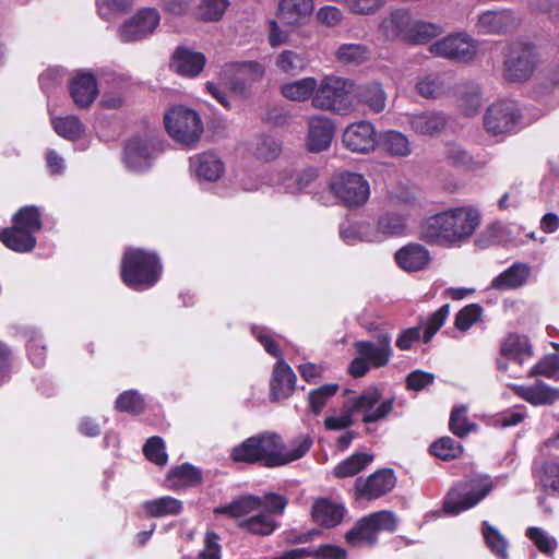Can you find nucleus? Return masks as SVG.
<instances>
[{
	"label": "nucleus",
	"mask_w": 559,
	"mask_h": 559,
	"mask_svg": "<svg viewBox=\"0 0 559 559\" xmlns=\"http://www.w3.org/2000/svg\"><path fill=\"white\" fill-rule=\"evenodd\" d=\"M462 452V444L451 437H441L430 445V453L443 461L454 460L459 457Z\"/></svg>",
	"instance_id": "51"
},
{
	"label": "nucleus",
	"mask_w": 559,
	"mask_h": 559,
	"mask_svg": "<svg viewBox=\"0 0 559 559\" xmlns=\"http://www.w3.org/2000/svg\"><path fill=\"white\" fill-rule=\"evenodd\" d=\"M445 86V81L441 75L430 73L417 80L416 91L425 98H438L444 93Z\"/></svg>",
	"instance_id": "50"
},
{
	"label": "nucleus",
	"mask_w": 559,
	"mask_h": 559,
	"mask_svg": "<svg viewBox=\"0 0 559 559\" xmlns=\"http://www.w3.org/2000/svg\"><path fill=\"white\" fill-rule=\"evenodd\" d=\"M481 534L487 547L499 559H508V540L506 537L487 521L481 523Z\"/></svg>",
	"instance_id": "46"
},
{
	"label": "nucleus",
	"mask_w": 559,
	"mask_h": 559,
	"mask_svg": "<svg viewBox=\"0 0 559 559\" xmlns=\"http://www.w3.org/2000/svg\"><path fill=\"white\" fill-rule=\"evenodd\" d=\"M444 32L442 25L414 17L408 37V44L423 45Z\"/></svg>",
	"instance_id": "41"
},
{
	"label": "nucleus",
	"mask_w": 559,
	"mask_h": 559,
	"mask_svg": "<svg viewBox=\"0 0 559 559\" xmlns=\"http://www.w3.org/2000/svg\"><path fill=\"white\" fill-rule=\"evenodd\" d=\"M70 95L80 108L90 107L98 95L97 82L93 73L78 72L69 84Z\"/></svg>",
	"instance_id": "21"
},
{
	"label": "nucleus",
	"mask_w": 559,
	"mask_h": 559,
	"mask_svg": "<svg viewBox=\"0 0 559 559\" xmlns=\"http://www.w3.org/2000/svg\"><path fill=\"white\" fill-rule=\"evenodd\" d=\"M190 167L197 177L207 181L217 180L224 173L222 160L212 153H203L191 157Z\"/></svg>",
	"instance_id": "33"
},
{
	"label": "nucleus",
	"mask_w": 559,
	"mask_h": 559,
	"mask_svg": "<svg viewBox=\"0 0 559 559\" xmlns=\"http://www.w3.org/2000/svg\"><path fill=\"white\" fill-rule=\"evenodd\" d=\"M205 62L206 58L202 52L178 47L173 55L170 67L182 76L195 78L202 72Z\"/></svg>",
	"instance_id": "24"
},
{
	"label": "nucleus",
	"mask_w": 559,
	"mask_h": 559,
	"mask_svg": "<svg viewBox=\"0 0 559 559\" xmlns=\"http://www.w3.org/2000/svg\"><path fill=\"white\" fill-rule=\"evenodd\" d=\"M378 136L374 126L366 120L349 124L343 133L344 145L355 153H369L377 147Z\"/></svg>",
	"instance_id": "18"
},
{
	"label": "nucleus",
	"mask_w": 559,
	"mask_h": 559,
	"mask_svg": "<svg viewBox=\"0 0 559 559\" xmlns=\"http://www.w3.org/2000/svg\"><path fill=\"white\" fill-rule=\"evenodd\" d=\"M318 81L316 78L307 76L281 86L282 95L292 102H305L312 99L317 90Z\"/></svg>",
	"instance_id": "38"
},
{
	"label": "nucleus",
	"mask_w": 559,
	"mask_h": 559,
	"mask_svg": "<svg viewBox=\"0 0 559 559\" xmlns=\"http://www.w3.org/2000/svg\"><path fill=\"white\" fill-rule=\"evenodd\" d=\"M459 86H466L461 93V108L467 116L475 115L483 103L481 94L478 85L475 83H462Z\"/></svg>",
	"instance_id": "54"
},
{
	"label": "nucleus",
	"mask_w": 559,
	"mask_h": 559,
	"mask_svg": "<svg viewBox=\"0 0 559 559\" xmlns=\"http://www.w3.org/2000/svg\"><path fill=\"white\" fill-rule=\"evenodd\" d=\"M395 484L396 478L391 469H379L366 479L357 478L355 489L358 497L373 500L389 493Z\"/></svg>",
	"instance_id": "19"
},
{
	"label": "nucleus",
	"mask_w": 559,
	"mask_h": 559,
	"mask_svg": "<svg viewBox=\"0 0 559 559\" xmlns=\"http://www.w3.org/2000/svg\"><path fill=\"white\" fill-rule=\"evenodd\" d=\"M397 520L390 511H378L364 516L345 534V540L353 547L373 546L381 531H395Z\"/></svg>",
	"instance_id": "9"
},
{
	"label": "nucleus",
	"mask_w": 559,
	"mask_h": 559,
	"mask_svg": "<svg viewBox=\"0 0 559 559\" xmlns=\"http://www.w3.org/2000/svg\"><path fill=\"white\" fill-rule=\"evenodd\" d=\"M394 259L402 270L409 273L427 269L431 260L429 250L418 242H411L399 249Z\"/></svg>",
	"instance_id": "22"
},
{
	"label": "nucleus",
	"mask_w": 559,
	"mask_h": 559,
	"mask_svg": "<svg viewBox=\"0 0 559 559\" xmlns=\"http://www.w3.org/2000/svg\"><path fill=\"white\" fill-rule=\"evenodd\" d=\"M0 239L5 247L16 252H28L36 246L35 236L26 233L15 225L11 228L1 230Z\"/></svg>",
	"instance_id": "37"
},
{
	"label": "nucleus",
	"mask_w": 559,
	"mask_h": 559,
	"mask_svg": "<svg viewBox=\"0 0 559 559\" xmlns=\"http://www.w3.org/2000/svg\"><path fill=\"white\" fill-rule=\"evenodd\" d=\"M228 7V0H201L194 10V14L200 21L217 22L223 17Z\"/></svg>",
	"instance_id": "48"
},
{
	"label": "nucleus",
	"mask_w": 559,
	"mask_h": 559,
	"mask_svg": "<svg viewBox=\"0 0 559 559\" xmlns=\"http://www.w3.org/2000/svg\"><path fill=\"white\" fill-rule=\"evenodd\" d=\"M492 489L488 476H475L456 483L447 493L443 511L449 515H457L480 502Z\"/></svg>",
	"instance_id": "4"
},
{
	"label": "nucleus",
	"mask_w": 559,
	"mask_h": 559,
	"mask_svg": "<svg viewBox=\"0 0 559 559\" xmlns=\"http://www.w3.org/2000/svg\"><path fill=\"white\" fill-rule=\"evenodd\" d=\"M355 409L350 399H347L341 408L332 409L324 419V428L326 430H344L354 424Z\"/></svg>",
	"instance_id": "42"
},
{
	"label": "nucleus",
	"mask_w": 559,
	"mask_h": 559,
	"mask_svg": "<svg viewBox=\"0 0 559 559\" xmlns=\"http://www.w3.org/2000/svg\"><path fill=\"white\" fill-rule=\"evenodd\" d=\"M377 146L386 155L404 158L413 153V145L404 133L396 130H388L378 135Z\"/></svg>",
	"instance_id": "28"
},
{
	"label": "nucleus",
	"mask_w": 559,
	"mask_h": 559,
	"mask_svg": "<svg viewBox=\"0 0 559 559\" xmlns=\"http://www.w3.org/2000/svg\"><path fill=\"white\" fill-rule=\"evenodd\" d=\"M501 355L522 365L533 356V349L526 336L509 334L501 344Z\"/></svg>",
	"instance_id": "34"
},
{
	"label": "nucleus",
	"mask_w": 559,
	"mask_h": 559,
	"mask_svg": "<svg viewBox=\"0 0 559 559\" xmlns=\"http://www.w3.org/2000/svg\"><path fill=\"white\" fill-rule=\"evenodd\" d=\"M168 134L178 143L191 147L199 142L203 133L200 115L186 106L170 108L164 117Z\"/></svg>",
	"instance_id": "6"
},
{
	"label": "nucleus",
	"mask_w": 559,
	"mask_h": 559,
	"mask_svg": "<svg viewBox=\"0 0 559 559\" xmlns=\"http://www.w3.org/2000/svg\"><path fill=\"white\" fill-rule=\"evenodd\" d=\"M252 333L269 354L278 358L273 369V376L271 380V393L273 397L275 400L288 397L293 393L296 382V376L294 371L282 358L281 350L266 330L262 328H253Z\"/></svg>",
	"instance_id": "8"
},
{
	"label": "nucleus",
	"mask_w": 559,
	"mask_h": 559,
	"mask_svg": "<svg viewBox=\"0 0 559 559\" xmlns=\"http://www.w3.org/2000/svg\"><path fill=\"white\" fill-rule=\"evenodd\" d=\"M408 123L416 134L435 136L442 132L447 119L440 112L425 111L408 116Z\"/></svg>",
	"instance_id": "30"
},
{
	"label": "nucleus",
	"mask_w": 559,
	"mask_h": 559,
	"mask_svg": "<svg viewBox=\"0 0 559 559\" xmlns=\"http://www.w3.org/2000/svg\"><path fill=\"white\" fill-rule=\"evenodd\" d=\"M275 64L282 72L292 75L301 72L306 67L304 57L293 50L282 51L277 56Z\"/></svg>",
	"instance_id": "55"
},
{
	"label": "nucleus",
	"mask_w": 559,
	"mask_h": 559,
	"mask_svg": "<svg viewBox=\"0 0 559 559\" xmlns=\"http://www.w3.org/2000/svg\"><path fill=\"white\" fill-rule=\"evenodd\" d=\"M55 131L62 138L74 141L83 134V124L79 118L67 116L53 120Z\"/></svg>",
	"instance_id": "53"
},
{
	"label": "nucleus",
	"mask_w": 559,
	"mask_h": 559,
	"mask_svg": "<svg viewBox=\"0 0 559 559\" xmlns=\"http://www.w3.org/2000/svg\"><path fill=\"white\" fill-rule=\"evenodd\" d=\"M476 40L466 33L450 34L429 46V51L437 57L459 62H469L477 53Z\"/></svg>",
	"instance_id": "12"
},
{
	"label": "nucleus",
	"mask_w": 559,
	"mask_h": 559,
	"mask_svg": "<svg viewBox=\"0 0 559 559\" xmlns=\"http://www.w3.org/2000/svg\"><path fill=\"white\" fill-rule=\"evenodd\" d=\"M202 481L200 469L190 465L182 464L169 471L166 483L167 487L173 490L193 487Z\"/></svg>",
	"instance_id": "35"
},
{
	"label": "nucleus",
	"mask_w": 559,
	"mask_h": 559,
	"mask_svg": "<svg viewBox=\"0 0 559 559\" xmlns=\"http://www.w3.org/2000/svg\"><path fill=\"white\" fill-rule=\"evenodd\" d=\"M356 414L362 415V423L371 424L388 417L394 406V399H382L378 389H369L350 397Z\"/></svg>",
	"instance_id": "13"
},
{
	"label": "nucleus",
	"mask_w": 559,
	"mask_h": 559,
	"mask_svg": "<svg viewBox=\"0 0 559 559\" xmlns=\"http://www.w3.org/2000/svg\"><path fill=\"white\" fill-rule=\"evenodd\" d=\"M345 509L342 504L326 498L318 499L311 509V515L316 523L324 527L338 525L344 518Z\"/></svg>",
	"instance_id": "31"
},
{
	"label": "nucleus",
	"mask_w": 559,
	"mask_h": 559,
	"mask_svg": "<svg viewBox=\"0 0 559 559\" xmlns=\"http://www.w3.org/2000/svg\"><path fill=\"white\" fill-rule=\"evenodd\" d=\"M386 0H342L343 3L353 14L372 15L380 11Z\"/></svg>",
	"instance_id": "62"
},
{
	"label": "nucleus",
	"mask_w": 559,
	"mask_h": 559,
	"mask_svg": "<svg viewBox=\"0 0 559 559\" xmlns=\"http://www.w3.org/2000/svg\"><path fill=\"white\" fill-rule=\"evenodd\" d=\"M241 521L239 527L250 534L267 536L277 527L275 520L262 511Z\"/></svg>",
	"instance_id": "43"
},
{
	"label": "nucleus",
	"mask_w": 559,
	"mask_h": 559,
	"mask_svg": "<svg viewBox=\"0 0 559 559\" xmlns=\"http://www.w3.org/2000/svg\"><path fill=\"white\" fill-rule=\"evenodd\" d=\"M261 498L259 496H241L229 504L215 509V513L228 514L233 518L246 516L252 512L261 511Z\"/></svg>",
	"instance_id": "40"
},
{
	"label": "nucleus",
	"mask_w": 559,
	"mask_h": 559,
	"mask_svg": "<svg viewBox=\"0 0 559 559\" xmlns=\"http://www.w3.org/2000/svg\"><path fill=\"white\" fill-rule=\"evenodd\" d=\"M313 8L312 0H280L277 17L285 24L299 26L309 20Z\"/></svg>",
	"instance_id": "27"
},
{
	"label": "nucleus",
	"mask_w": 559,
	"mask_h": 559,
	"mask_svg": "<svg viewBox=\"0 0 559 559\" xmlns=\"http://www.w3.org/2000/svg\"><path fill=\"white\" fill-rule=\"evenodd\" d=\"M337 391V384H325L310 391L308 395V403L311 413L314 416L320 415L329 400L332 399Z\"/></svg>",
	"instance_id": "52"
},
{
	"label": "nucleus",
	"mask_w": 559,
	"mask_h": 559,
	"mask_svg": "<svg viewBox=\"0 0 559 559\" xmlns=\"http://www.w3.org/2000/svg\"><path fill=\"white\" fill-rule=\"evenodd\" d=\"M334 56L342 64H361L369 59L370 51L364 44H342Z\"/></svg>",
	"instance_id": "45"
},
{
	"label": "nucleus",
	"mask_w": 559,
	"mask_h": 559,
	"mask_svg": "<svg viewBox=\"0 0 559 559\" xmlns=\"http://www.w3.org/2000/svg\"><path fill=\"white\" fill-rule=\"evenodd\" d=\"M264 72V67L255 61L226 63L222 70L225 78L233 75L229 79V87L241 96L248 95L251 84L261 80Z\"/></svg>",
	"instance_id": "14"
},
{
	"label": "nucleus",
	"mask_w": 559,
	"mask_h": 559,
	"mask_svg": "<svg viewBox=\"0 0 559 559\" xmlns=\"http://www.w3.org/2000/svg\"><path fill=\"white\" fill-rule=\"evenodd\" d=\"M341 237L348 243L356 241H378L377 233L368 223L347 224L341 226Z\"/></svg>",
	"instance_id": "47"
},
{
	"label": "nucleus",
	"mask_w": 559,
	"mask_h": 559,
	"mask_svg": "<svg viewBox=\"0 0 559 559\" xmlns=\"http://www.w3.org/2000/svg\"><path fill=\"white\" fill-rule=\"evenodd\" d=\"M353 84L337 75H325L312 97V106L317 109L333 111L338 115H347L352 109L348 96V86Z\"/></svg>",
	"instance_id": "7"
},
{
	"label": "nucleus",
	"mask_w": 559,
	"mask_h": 559,
	"mask_svg": "<svg viewBox=\"0 0 559 559\" xmlns=\"http://www.w3.org/2000/svg\"><path fill=\"white\" fill-rule=\"evenodd\" d=\"M526 536L534 543V545L543 554L550 555L557 548L556 538L550 536L546 531L539 527H528L526 530Z\"/></svg>",
	"instance_id": "59"
},
{
	"label": "nucleus",
	"mask_w": 559,
	"mask_h": 559,
	"mask_svg": "<svg viewBox=\"0 0 559 559\" xmlns=\"http://www.w3.org/2000/svg\"><path fill=\"white\" fill-rule=\"evenodd\" d=\"M408 214L397 213L394 211L383 212L377 222V227L373 230L377 233L378 240L380 235L383 236H401L405 234L407 227Z\"/></svg>",
	"instance_id": "36"
},
{
	"label": "nucleus",
	"mask_w": 559,
	"mask_h": 559,
	"mask_svg": "<svg viewBox=\"0 0 559 559\" xmlns=\"http://www.w3.org/2000/svg\"><path fill=\"white\" fill-rule=\"evenodd\" d=\"M481 222L473 205L452 207L429 217L421 226L420 237L429 243L457 245L468 240Z\"/></svg>",
	"instance_id": "2"
},
{
	"label": "nucleus",
	"mask_w": 559,
	"mask_h": 559,
	"mask_svg": "<svg viewBox=\"0 0 559 559\" xmlns=\"http://www.w3.org/2000/svg\"><path fill=\"white\" fill-rule=\"evenodd\" d=\"M281 153V144L270 135H261L257 140L254 155L259 159L272 160Z\"/></svg>",
	"instance_id": "61"
},
{
	"label": "nucleus",
	"mask_w": 559,
	"mask_h": 559,
	"mask_svg": "<svg viewBox=\"0 0 559 559\" xmlns=\"http://www.w3.org/2000/svg\"><path fill=\"white\" fill-rule=\"evenodd\" d=\"M160 21L159 12L154 8L139 10L119 28V38L124 43L136 41L151 35Z\"/></svg>",
	"instance_id": "16"
},
{
	"label": "nucleus",
	"mask_w": 559,
	"mask_h": 559,
	"mask_svg": "<svg viewBox=\"0 0 559 559\" xmlns=\"http://www.w3.org/2000/svg\"><path fill=\"white\" fill-rule=\"evenodd\" d=\"M531 276V267L521 262L513 263L491 281V288L497 290L516 289L525 285Z\"/></svg>",
	"instance_id": "29"
},
{
	"label": "nucleus",
	"mask_w": 559,
	"mask_h": 559,
	"mask_svg": "<svg viewBox=\"0 0 559 559\" xmlns=\"http://www.w3.org/2000/svg\"><path fill=\"white\" fill-rule=\"evenodd\" d=\"M331 191L346 207L357 209L365 205L370 197L369 182L357 173H342L331 181Z\"/></svg>",
	"instance_id": "10"
},
{
	"label": "nucleus",
	"mask_w": 559,
	"mask_h": 559,
	"mask_svg": "<svg viewBox=\"0 0 559 559\" xmlns=\"http://www.w3.org/2000/svg\"><path fill=\"white\" fill-rule=\"evenodd\" d=\"M518 25L515 13L510 9L486 10L478 14L475 31L481 35H504Z\"/></svg>",
	"instance_id": "17"
},
{
	"label": "nucleus",
	"mask_w": 559,
	"mask_h": 559,
	"mask_svg": "<svg viewBox=\"0 0 559 559\" xmlns=\"http://www.w3.org/2000/svg\"><path fill=\"white\" fill-rule=\"evenodd\" d=\"M413 20L414 16L409 10L394 9L382 17L379 29L386 39L407 43Z\"/></svg>",
	"instance_id": "20"
},
{
	"label": "nucleus",
	"mask_w": 559,
	"mask_h": 559,
	"mask_svg": "<svg viewBox=\"0 0 559 559\" xmlns=\"http://www.w3.org/2000/svg\"><path fill=\"white\" fill-rule=\"evenodd\" d=\"M522 109L513 99H498L485 110L483 126L490 136H507L522 127Z\"/></svg>",
	"instance_id": "5"
},
{
	"label": "nucleus",
	"mask_w": 559,
	"mask_h": 559,
	"mask_svg": "<svg viewBox=\"0 0 559 559\" xmlns=\"http://www.w3.org/2000/svg\"><path fill=\"white\" fill-rule=\"evenodd\" d=\"M162 273V265L156 254L142 249H129L126 251L121 276L123 283L135 290L152 287Z\"/></svg>",
	"instance_id": "3"
},
{
	"label": "nucleus",
	"mask_w": 559,
	"mask_h": 559,
	"mask_svg": "<svg viewBox=\"0 0 559 559\" xmlns=\"http://www.w3.org/2000/svg\"><path fill=\"white\" fill-rule=\"evenodd\" d=\"M334 135V126L331 119L314 116L309 121L307 147L310 152L319 153L330 147Z\"/></svg>",
	"instance_id": "25"
},
{
	"label": "nucleus",
	"mask_w": 559,
	"mask_h": 559,
	"mask_svg": "<svg viewBox=\"0 0 559 559\" xmlns=\"http://www.w3.org/2000/svg\"><path fill=\"white\" fill-rule=\"evenodd\" d=\"M514 393L534 406L552 405L559 401V389L552 388L543 381L533 385H512Z\"/></svg>",
	"instance_id": "26"
},
{
	"label": "nucleus",
	"mask_w": 559,
	"mask_h": 559,
	"mask_svg": "<svg viewBox=\"0 0 559 559\" xmlns=\"http://www.w3.org/2000/svg\"><path fill=\"white\" fill-rule=\"evenodd\" d=\"M389 203L394 207L412 210L419 205L418 192L414 188H400L390 193Z\"/></svg>",
	"instance_id": "57"
},
{
	"label": "nucleus",
	"mask_w": 559,
	"mask_h": 559,
	"mask_svg": "<svg viewBox=\"0 0 559 559\" xmlns=\"http://www.w3.org/2000/svg\"><path fill=\"white\" fill-rule=\"evenodd\" d=\"M372 460L373 457L370 454L354 453L352 456L347 457L337 466H335L333 474L337 478L353 477L365 469L372 462Z\"/></svg>",
	"instance_id": "44"
},
{
	"label": "nucleus",
	"mask_w": 559,
	"mask_h": 559,
	"mask_svg": "<svg viewBox=\"0 0 559 559\" xmlns=\"http://www.w3.org/2000/svg\"><path fill=\"white\" fill-rule=\"evenodd\" d=\"M483 308L477 304H471L461 309L455 316V326L461 331H467L474 323L480 320Z\"/></svg>",
	"instance_id": "63"
},
{
	"label": "nucleus",
	"mask_w": 559,
	"mask_h": 559,
	"mask_svg": "<svg viewBox=\"0 0 559 559\" xmlns=\"http://www.w3.org/2000/svg\"><path fill=\"white\" fill-rule=\"evenodd\" d=\"M143 511L151 518L178 515L182 512V502L174 497L164 496L142 503Z\"/></svg>",
	"instance_id": "39"
},
{
	"label": "nucleus",
	"mask_w": 559,
	"mask_h": 559,
	"mask_svg": "<svg viewBox=\"0 0 559 559\" xmlns=\"http://www.w3.org/2000/svg\"><path fill=\"white\" fill-rule=\"evenodd\" d=\"M116 408L120 412L139 414L144 409V400L135 390L124 391L117 397Z\"/></svg>",
	"instance_id": "58"
},
{
	"label": "nucleus",
	"mask_w": 559,
	"mask_h": 559,
	"mask_svg": "<svg viewBox=\"0 0 559 559\" xmlns=\"http://www.w3.org/2000/svg\"><path fill=\"white\" fill-rule=\"evenodd\" d=\"M544 376L549 379H559V356L550 355L542 358L530 371L528 377Z\"/></svg>",
	"instance_id": "60"
},
{
	"label": "nucleus",
	"mask_w": 559,
	"mask_h": 559,
	"mask_svg": "<svg viewBox=\"0 0 559 559\" xmlns=\"http://www.w3.org/2000/svg\"><path fill=\"white\" fill-rule=\"evenodd\" d=\"M160 142L155 136L132 138L124 148V164L133 171H143L151 166L154 155L159 151Z\"/></svg>",
	"instance_id": "15"
},
{
	"label": "nucleus",
	"mask_w": 559,
	"mask_h": 559,
	"mask_svg": "<svg viewBox=\"0 0 559 559\" xmlns=\"http://www.w3.org/2000/svg\"><path fill=\"white\" fill-rule=\"evenodd\" d=\"M355 349L372 367L380 368L385 366L392 356L391 337L389 334H382L376 343L359 341L355 343Z\"/></svg>",
	"instance_id": "23"
},
{
	"label": "nucleus",
	"mask_w": 559,
	"mask_h": 559,
	"mask_svg": "<svg viewBox=\"0 0 559 559\" xmlns=\"http://www.w3.org/2000/svg\"><path fill=\"white\" fill-rule=\"evenodd\" d=\"M13 225L34 236L41 228L39 210L34 206H24L13 216Z\"/></svg>",
	"instance_id": "49"
},
{
	"label": "nucleus",
	"mask_w": 559,
	"mask_h": 559,
	"mask_svg": "<svg viewBox=\"0 0 559 559\" xmlns=\"http://www.w3.org/2000/svg\"><path fill=\"white\" fill-rule=\"evenodd\" d=\"M356 97L358 103L366 106L372 114H380L385 109L386 93L378 82L359 85Z\"/></svg>",
	"instance_id": "32"
},
{
	"label": "nucleus",
	"mask_w": 559,
	"mask_h": 559,
	"mask_svg": "<svg viewBox=\"0 0 559 559\" xmlns=\"http://www.w3.org/2000/svg\"><path fill=\"white\" fill-rule=\"evenodd\" d=\"M310 436H300L286 447L278 435L264 432L235 447L231 457L236 462L262 463L267 467L285 465L302 457L311 448Z\"/></svg>",
	"instance_id": "1"
},
{
	"label": "nucleus",
	"mask_w": 559,
	"mask_h": 559,
	"mask_svg": "<svg viewBox=\"0 0 559 559\" xmlns=\"http://www.w3.org/2000/svg\"><path fill=\"white\" fill-rule=\"evenodd\" d=\"M537 58L535 50L527 44L510 46L503 62V76L510 82H524L535 71Z\"/></svg>",
	"instance_id": "11"
},
{
	"label": "nucleus",
	"mask_w": 559,
	"mask_h": 559,
	"mask_svg": "<svg viewBox=\"0 0 559 559\" xmlns=\"http://www.w3.org/2000/svg\"><path fill=\"white\" fill-rule=\"evenodd\" d=\"M467 408L465 406L455 407L450 416V430L459 438L466 437L476 425L471 423L466 416Z\"/></svg>",
	"instance_id": "56"
},
{
	"label": "nucleus",
	"mask_w": 559,
	"mask_h": 559,
	"mask_svg": "<svg viewBox=\"0 0 559 559\" xmlns=\"http://www.w3.org/2000/svg\"><path fill=\"white\" fill-rule=\"evenodd\" d=\"M143 452L146 459L157 465H165L167 463V454L165 452V444L160 437H151L143 447Z\"/></svg>",
	"instance_id": "64"
}]
</instances>
